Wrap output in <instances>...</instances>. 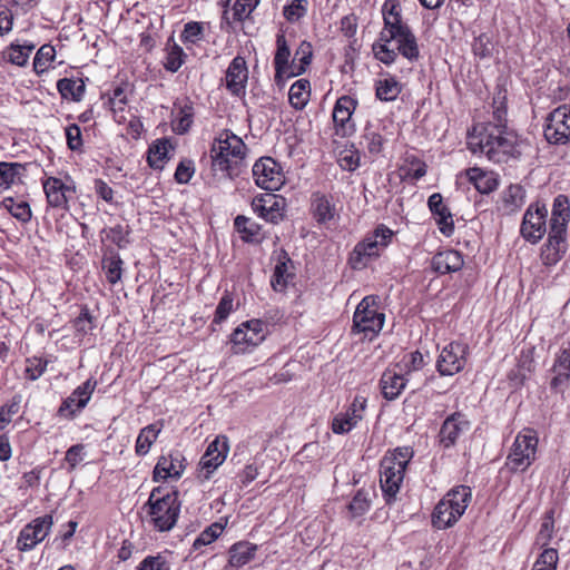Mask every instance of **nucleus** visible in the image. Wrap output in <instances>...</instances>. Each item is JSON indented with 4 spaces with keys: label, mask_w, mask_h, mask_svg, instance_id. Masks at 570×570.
<instances>
[{
    "label": "nucleus",
    "mask_w": 570,
    "mask_h": 570,
    "mask_svg": "<svg viewBox=\"0 0 570 570\" xmlns=\"http://www.w3.org/2000/svg\"><path fill=\"white\" fill-rule=\"evenodd\" d=\"M432 268L440 274L458 272L464 262L461 254L454 249H446L436 253L432 258Z\"/></svg>",
    "instance_id": "26"
},
{
    "label": "nucleus",
    "mask_w": 570,
    "mask_h": 570,
    "mask_svg": "<svg viewBox=\"0 0 570 570\" xmlns=\"http://www.w3.org/2000/svg\"><path fill=\"white\" fill-rule=\"evenodd\" d=\"M168 140L160 139L154 142L148 149L147 161L148 165L154 169H163L164 164L167 160L168 154Z\"/></svg>",
    "instance_id": "42"
},
{
    "label": "nucleus",
    "mask_w": 570,
    "mask_h": 570,
    "mask_svg": "<svg viewBox=\"0 0 570 570\" xmlns=\"http://www.w3.org/2000/svg\"><path fill=\"white\" fill-rule=\"evenodd\" d=\"M47 365H48V361L42 360L41 357L33 356V357L27 358L26 360V368H24L26 376L31 381H36L43 374Z\"/></svg>",
    "instance_id": "56"
},
{
    "label": "nucleus",
    "mask_w": 570,
    "mask_h": 570,
    "mask_svg": "<svg viewBox=\"0 0 570 570\" xmlns=\"http://www.w3.org/2000/svg\"><path fill=\"white\" fill-rule=\"evenodd\" d=\"M403 463L395 462L394 458H383L381 461L380 483L387 503L395 499L404 479Z\"/></svg>",
    "instance_id": "11"
},
{
    "label": "nucleus",
    "mask_w": 570,
    "mask_h": 570,
    "mask_svg": "<svg viewBox=\"0 0 570 570\" xmlns=\"http://www.w3.org/2000/svg\"><path fill=\"white\" fill-rule=\"evenodd\" d=\"M365 410L366 399L362 395H356L344 413H338L334 416L332 431L335 434L348 433L363 420Z\"/></svg>",
    "instance_id": "15"
},
{
    "label": "nucleus",
    "mask_w": 570,
    "mask_h": 570,
    "mask_svg": "<svg viewBox=\"0 0 570 570\" xmlns=\"http://www.w3.org/2000/svg\"><path fill=\"white\" fill-rule=\"evenodd\" d=\"M57 89L62 98L80 101L85 92L82 80L62 78L57 82Z\"/></svg>",
    "instance_id": "40"
},
{
    "label": "nucleus",
    "mask_w": 570,
    "mask_h": 570,
    "mask_svg": "<svg viewBox=\"0 0 570 570\" xmlns=\"http://www.w3.org/2000/svg\"><path fill=\"white\" fill-rule=\"evenodd\" d=\"M443 499L449 501L456 515L462 517L471 500V489L465 485L456 487L450 490Z\"/></svg>",
    "instance_id": "37"
},
{
    "label": "nucleus",
    "mask_w": 570,
    "mask_h": 570,
    "mask_svg": "<svg viewBox=\"0 0 570 570\" xmlns=\"http://www.w3.org/2000/svg\"><path fill=\"white\" fill-rule=\"evenodd\" d=\"M56 50L51 45H43L37 51L33 59V69L37 73L46 71L49 63L53 60Z\"/></svg>",
    "instance_id": "46"
},
{
    "label": "nucleus",
    "mask_w": 570,
    "mask_h": 570,
    "mask_svg": "<svg viewBox=\"0 0 570 570\" xmlns=\"http://www.w3.org/2000/svg\"><path fill=\"white\" fill-rule=\"evenodd\" d=\"M266 324L261 320H250L240 324L232 334L233 352L242 354L265 340Z\"/></svg>",
    "instance_id": "8"
},
{
    "label": "nucleus",
    "mask_w": 570,
    "mask_h": 570,
    "mask_svg": "<svg viewBox=\"0 0 570 570\" xmlns=\"http://www.w3.org/2000/svg\"><path fill=\"white\" fill-rule=\"evenodd\" d=\"M291 263V258L288 257L286 252H283L279 256L278 263L274 268V274L271 281L273 288L277 292H283L289 279L293 278V274L289 272L288 264Z\"/></svg>",
    "instance_id": "34"
},
{
    "label": "nucleus",
    "mask_w": 570,
    "mask_h": 570,
    "mask_svg": "<svg viewBox=\"0 0 570 570\" xmlns=\"http://www.w3.org/2000/svg\"><path fill=\"white\" fill-rule=\"evenodd\" d=\"M257 546L247 541H240L229 548L228 563L233 568H240L255 557Z\"/></svg>",
    "instance_id": "31"
},
{
    "label": "nucleus",
    "mask_w": 570,
    "mask_h": 570,
    "mask_svg": "<svg viewBox=\"0 0 570 570\" xmlns=\"http://www.w3.org/2000/svg\"><path fill=\"white\" fill-rule=\"evenodd\" d=\"M232 309H233V296L230 293L226 292L222 296V298L216 307L214 322L222 323L223 321H225L228 317V315L230 314Z\"/></svg>",
    "instance_id": "61"
},
{
    "label": "nucleus",
    "mask_w": 570,
    "mask_h": 570,
    "mask_svg": "<svg viewBox=\"0 0 570 570\" xmlns=\"http://www.w3.org/2000/svg\"><path fill=\"white\" fill-rule=\"evenodd\" d=\"M466 176L481 194H489L498 187L493 173H485L478 167H473L466 170Z\"/></svg>",
    "instance_id": "33"
},
{
    "label": "nucleus",
    "mask_w": 570,
    "mask_h": 570,
    "mask_svg": "<svg viewBox=\"0 0 570 570\" xmlns=\"http://www.w3.org/2000/svg\"><path fill=\"white\" fill-rule=\"evenodd\" d=\"M406 385L405 377L395 372L394 370L387 368L380 380V386L382 394L386 400H395L402 393Z\"/></svg>",
    "instance_id": "28"
},
{
    "label": "nucleus",
    "mask_w": 570,
    "mask_h": 570,
    "mask_svg": "<svg viewBox=\"0 0 570 570\" xmlns=\"http://www.w3.org/2000/svg\"><path fill=\"white\" fill-rule=\"evenodd\" d=\"M247 147L245 142L232 131H224L212 145V170L220 171L230 179L238 177L244 165Z\"/></svg>",
    "instance_id": "2"
},
{
    "label": "nucleus",
    "mask_w": 570,
    "mask_h": 570,
    "mask_svg": "<svg viewBox=\"0 0 570 570\" xmlns=\"http://www.w3.org/2000/svg\"><path fill=\"white\" fill-rule=\"evenodd\" d=\"M370 508V500L366 493L362 490L357 491L348 504V509L353 515L358 517L364 514Z\"/></svg>",
    "instance_id": "63"
},
{
    "label": "nucleus",
    "mask_w": 570,
    "mask_h": 570,
    "mask_svg": "<svg viewBox=\"0 0 570 570\" xmlns=\"http://www.w3.org/2000/svg\"><path fill=\"white\" fill-rule=\"evenodd\" d=\"M47 202L56 208H67L68 198L75 193V187L68 186L61 179L49 177L43 183Z\"/></svg>",
    "instance_id": "23"
},
{
    "label": "nucleus",
    "mask_w": 570,
    "mask_h": 570,
    "mask_svg": "<svg viewBox=\"0 0 570 570\" xmlns=\"http://www.w3.org/2000/svg\"><path fill=\"white\" fill-rule=\"evenodd\" d=\"M568 250L567 228L559 225L550 227L548 240L541 250V259L546 266L556 265Z\"/></svg>",
    "instance_id": "14"
},
{
    "label": "nucleus",
    "mask_w": 570,
    "mask_h": 570,
    "mask_svg": "<svg viewBox=\"0 0 570 570\" xmlns=\"http://www.w3.org/2000/svg\"><path fill=\"white\" fill-rule=\"evenodd\" d=\"M73 327L76 332L81 335H86L94 330V317L91 316L89 308L87 306L81 308L80 314L73 321Z\"/></svg>",
    "instance_id": "57"
},
{
    "label": "nucleus",
    "mask_w": 570,
    "mask_h": 570,
    "mask_svg": "<svg viewBox=\"0 0 570 570\" xmlns=\"http://www.w3.org/2000/svg\"><path fill=\"white\" fill-rule=\"evenodd\" d=\"M137 570H169V563L161 554L148 556L139 563Z\"/></svg>",
    "instance_id": "62"
},
{
    "label": "nucleus",
    "mask_w": 570,
    "mask_h": 570,
    "mask_svg": "<svg viewBox=\"0 0 570 570\" xmlns=\"http://www.w3.org/2000/svg\"><path fill=\"white\" fill-rule=\"evenodd\" d=\"M493 48L492 40L487 33H481L472 43L473 53L482 59L491 57Z\"/></svg>",
    "instance_id": "54"
},
{
    "label": "nucleus",
    "mask_w": 570,
    "mask_h": 570,
    "mask_svg": "<svg viewBox=\"0 0 570 570\" xmlns=\"http://www.w3.org/2000/svg\"><path fill=\"white\" fill-rule=\"evenodd\" d=\"M431 213L436 217L440 232L445 236H451L454 232V223L452 214L446 205L443 203V197L440 193H434L428 200Z\"/></svg>",
    "instance_id": "25"
},
{
    "label": "nucleus",
    "mask_w": 570,
    "mask_h": 570,
    "mask_svg": "<svg viewBox=\"0 0 570 570\" xmlns=\"http://www.w3.org/2000/svg\"><path fill=\"white\" fill-rule=\"evenodd\" d=\"M552 372L570 376V350L566 348L559 353L552 367Z\"/></svg>",
    "instance_id": "64"
},
{
    "label": "nucleus",
    "mask_w": 570,
    "mask_h": 570,
    "mask_svg": "<svg viewBox=\"0 0 570 570\" xmlns=\"http://www.w3.org/2000/svg\"><path fill=\"white\" fill-rule=\"evenodd\" d=\"M544 137L554 145H563L570 140V107L563 105L549 114Z\"/></svg>",
    "instance_id": "10"
},
{
    "label": "nucleus",
    "mask_w": 570,
    "mask_h": 570,
    "mask_svg": "<svg viewBox=\"0 0 570 570\" xmlns=\"http://www.w3.org/2000/svg\"><path fill=\"white\" fill-rule=\"evenodd\" d=\"M261 0H236L233 7L234 20L243 21L256 9Z\"/></svg>",
    "instance_id": "58"
},
{
    "label": "nucleus",
    "mask_w": 570,
    "mask_h": 570,
    "mask_svg": "<svg viewBox=\"0 0 570 570\" xmlns=\"http://www.w3.org/2000/svg\"><path fill=\"white\" fill-rule=\"evenodd\" d=\"M1 206L22 223H28L31 219L32 214L30 205L23 199L6 197L1 202Z\"/></svg>",
    "instance_id": "39"
},
{
    "label": "nucleus",
    "mask_w": 570,
    "mask_h": 570,
    "mask_svg": "<svg viewBox=\"0 0 570 570\" xmlns=\"http://www.w3.org/2000/svg\"><path fill=\"white\" fill-rule=\"evenodd\" d=\"M385 316L376 308V297L366 296L357 305L353 316V331L372 338L383 327Z\"/></svg>",
    "instance_id": "7"
},
{
    "label": "nucleus",
    "mask_w": 570,
    "mask_h": 570,
    "mask_svg": "<svg viewBox=\"0 0 570 570\" xmlns=\"http://www.w3.org/2000/svg\"><path fill=\"white\" fill-rule=\"evenodd\" d=\"M460 518L461 515H456L449 501L442 499L432 513V524L434 528L443 530L452 527Z\"/></svg>",
    "instance_id": "30"
},
{
    "label": "nucleus",
    "mask_w": 570,
    "mask_h": 570,
    "mask_svg": "<svg viewBox=\"0 0 570 570\" xmlns=\"http://www.w3.org/2000/svg\"><path fill=\"white\" fill-rule=\"evenodd\" d=\"M553 528L554 521L552 518V512H549L541 523L540 530L537 535V543L541 544L542 547L547 546L552 539Z\"/></svg>",
    "instance_id": "60"
},
{
    "label": "nucleus",
    "mask_w": 570,
    "mask_h": 570,
    "mask_svg": "<svg viewBox=\"0 0 570 570\" xmlns=\"http://www.w3.org/2000/svg\"><path fill=\"white\" fill-rule=\"evenodd\" d=\"M558 560L559 556L556 549H544L534 562L532 570H556Z\"/></svg>",
    "instance_id": "51"
},
{
    "label": "nucleus",
    "mask_w": 570,
    "mask_h": 570,
    "mask_svg": "<svg viewBox=\"0 0 570 570\" xmlns=\"http://www.w3.org/2000/svg\"><path fill=\"white\" fill-rule=\"evenodd\" d=\"M224 530L222 523L215 522L207 527L199 537L194 541V548L198 549L199 547L207 546L212 543L215 539H217Z\"/></svg>",
    "instance_id": "53"
},
{
    "label": "nucleus",
    "mask_w": 570,
    "mask_h": 570,
    "mask_svg": "<svg viewBox=\"0 0 570 570\" xmlns=\"http://www.w3.org/2000/svg\"><path fill=\"white\" fill-rule=\"evenodd\" d=\"M282 203L275 194H264L253 199L252 208L266 222L277 224L283 218Z\"/></svg>",
    "instance_id": "19"
},
{
    "label": "nucleus",
    "mask_w": 570,
    "mask_h": 570,
    "mask_svg": "<svg viewBox=\"0 0 570 570\" xmlns=\"http://www.w3.org/2000/svg\"><path fill=\"white\" fill-rule=\"evenodd\" d=\"M160 432V429L157 428L156 424H149L140 430V433L136 441L135 451L138 455H146L154 442L157 440V436Z\"/></svg>",
    "instance_id": "41"
},
{
    "label": "nucleus",
    "mask_w": 570,
    "mask_h": 570,
    "mask_svg": "<svg viewBox=\"0 0 570 570\" xmlns=\"http://www.w3.org/2000/svg\"><path fill=\"white\" fill-rule=\"evenodd\" d=\"M96 386L97 382L88 379L70 394L77 401V410H81L87 405Z\"/></svg>",
    "instance_id": "49"
},
{
    "label": "nucleus",
    "mask_w": 570,
    "mask_h": 570,
    "mask_svg": "<svg viewBox=\"0 0 570 570\" xmlns=\"http://www.w3.org/2000/svg\"><path fill=\"white\" fill-rule=\"evenodd\" d=\"M503 111H494L495 122H489L475 134H471L468 148L473 154H484L493 163H505L509 158L518 157L517 138L513 132L507 130ZM476 131V128L473 129Z\"/></svg>",
    "instance_id": "1"
},
{
    "label": "nucleus",
    "mask_w": 570,
    "mask_h": 570,
    "mask_svg": "<svg viewBox=\"0 0 570 570\" xmlns=\"http://www.w3.org/2000/svg\"><path fill=\"white\" fill-rule=\"evenodd\" d=\"M401 92V85L394 78H385L377 81L376 97L383 101H393Z\"/></svg>",
    "instance_id": "45"
},
{
    "label": "nucleus",
    "mask_w": 570,
    "mask_h": 570,
    "mask_svg": "<svg viewBox=\"0 0 570 570\" xmlns=\"http://www.w3.org/2000/svg\"><path fill=\"white\" fill-rule=\"evenodd\" d=\"M253 176L258 187L278 190L285 183L281 165L272 157H262L253 166Z\"/></svg>",
    "instance_id": "9"
},
{
    "label": "nucleus",
    "mask_w": 570,
    "mask_h": 570,
    "mask_svg": "<svg viewBox=\"0 0 570 570\" xmlns=\"http://www.w3.org/2000/svg\"><path fill=\"white\" fill-rule=\"evenodd\" d=\"M291 50L287 45L284 32H279L276 36V52L274 57L275 67V82L278 86H283L284 79L289 78L288 72L292 70V63H289Z\"/></svg>",
    "instance_id": "24"
},
{
    "label": "nucleus",
    "mask_w": 570,
    "mask_h": 570,
    "mask_svg": "<svg viewBox=\"0 0 570 570\" xmlns=\"http://www.w3.org/2000/svg\"><path fill=\"white\" fill-rule=\"evenodd\" d=\"M468 346L463 343L452 342L439 355L436 367L441 375H454L463 370Z\"/></svg>",
    "instance_id": "12"
},
{
    "label": "nucleus",
    "mask_w": 570,
    "mask_h": 570,
    "mask_svg": "<svg viewBox=\"0 0 570 570\" xmlns=\"http://www.w3.org/2000/svg\"><path fill=\"white\" fill-rule=\"evenodd\" d=\"M122 265L120 255L114 248H108L102 257L101 266L110 284L115 285L121 279Z\"/></svg>",
    "instance_id": "29"
},
{
    "label": "nucleus",
    "mask_w": 570,
    "mask_h": 570,
    "mask_svg": "<svg viewBox=\"0 0 570 570\" xmlns=\"http://www.w3.org/2000/svg\"><path fill=\"white\" fill-rule=\"evenodd\" d=\"M384 27L380 32V42L373 45V52L377 60L384 65L393 63L397 53L390 48L393 37L404 30L409 24L403 21L400 4L394 0H386L382 6Z\"/></svg>",
    "instance_id": "4"
},
{
    "label": "nucleus",
    "mask_w": 570,
    "mask_h": 570,
    "mask_svg": "<svg viewBox=\"0 0 570 570\" xmlns=\"http://www.w3.org/2000/svg\"><path fill=\"white\" fill-rule=\"evenodd\" d=\"M52 524V517L46 514L35 519L31 523L23 527L18 538L19 550L29 551L33 549L48 535Z\"/></svg>",
    "instance_id": "13"
},
{
    "label": "nucleus",
    "mask_w": 570,
    "mask_h": 570,
    "mask_svg": "<svg viewBox=\"0 0 570 570\" xmlns=\"http://www.w3.org/2000/svg\"><path fill=\"white\" fill-rule=\"evenodd\" d=\"M229 451L228 439L225 435L217 436L207 446L206 452L199 461L202 471H205L204 479H209L210 474L225 461Z\"/></svg>",
    "instance_id": "16"
},
{
    "label": "nucleus",
    "mask_w": 570,
    "mask_h": 570,
    "mask_svg": "<svg viewBox=\"0 0 570 570\" xmlns=\"http://www.w3.org/2000/svg\"><path fill=\"white\" fill-rule=\"evenodd\" d=\"M234 225L236 230L240 234V238L246 243H259L263 239L262 227L250 218L238 215Z\"/></svg>",
    "instance_id": "32"
},
{
    "label": "nucleus",
    "mask_w": 570,
    "mask_h": 570,
    "mask_svg": "<svg viewBox=\"0 0 570 570\" xmlns=\"http://www.w3.org/2000/svg\"><path fill=\"white\" fill-rule=\"evenodd\" d=\"M393 41L396 42V53L402 55L409 61H416L420 58V49L415 35L412 32L410 27L393 37Z\"/></svg>",
    "instance_id": "27"
},
{
    "label": "nucleus",
    "mask_w": 570,
    "mask_h": 570,
    "mask_svg": "<svg viewBox=\"0 0 570 570\" xmlns=\"http://www.w3.org/2000/svg\"><path fill=\"white\" fill-rule=\"evenodd\" d=\"M539 438L534 430L523 429L517 435L507 458L511 471H525L535 460Z\"/></svg>",
    "instance_id": "6"
},
{
    "label": "nucleus",
    "mask_w": 570,
    "mask_h": 570,
    "mask_svg": "<svg viewBox=\"0 0 570 570\" xmlns=\"http://www.w3.org/2000/svg\"><path fill=\"white\" fill-rule=\"evenodd\" d=\"M309 96V81L307 79H298L289 88L288 100L293 108L302 110L307 105Z\"/></svg>",
    "instance_id": "35"
},
{
    "label": "nucleus",
    "mask_w": 570,
    "mask_h": 570,
    "mask_svg": "<svg viewBox=\"0 0 570 570\" xmlns=\"http://www.w3.org/2000/svg\"><path fill=\"white\" fill-rule=\"evenodd\" d=\"M383 144L384 139L379 132L368 128L365 129L361 145H363L368 150V153L372 155L380 154L382 151Z\"/></svg>",
    "instance_id": "52"
},
{
    "label": "nucleus",
    "mask_w": 570,
    "mask_h": 570,
    "mask_svg": "<svg viewBox=\"0 0 570 570\" xmlns=\"http://www.w3.org/2000/svg\"><path fill=\"white\" fill-rule=\"evenodd\" d=\"M204 27L200 22L190 21L187 22L181 32L183 42L196 43L203 38Z\"/></svg>",
    "instance_id": "59"
},
{
    "label": "nucleus",
    "mask_w": 570,
    "mask_h": 570,
    "mask_svg": "<svg viewBox=\"0 0 570 570\" xmlns=\"http://www.w3.org/2000/svg\"><path fill=\"white\" fill-rule=\"evenodd\" d=\"M24 166L19 163H0V191L10 188L20 179Z\"/></svg>",
    "instance_id": "38"
},
{
    "label": "nucleus",
    "mask_w": 570,
    "mask_h": 570,
    "mask_svg": "<svg viewBox=\"0 0 570 570\" xmlns=\"http://www.w3.org/2000/svg\"><path fill=\"white\" fill-rule=\"evenodd\" d=\"M161 487L154 488L144 508L150 522L160 532L170 531L177 523L181 502L177 490L163 493Z\"/></svg>",
    "instance_id": "3"
},
{
    "label": "nucleus",
    "mask_w": 570,
    "mask_h": 570,
    "mask_svg": "<svg viewBox=\"0 0 570 570\" xmlns=\"http://www.w3.org/2000/svg\"><path fill=\"white\" fill-rule=\"evenodd\" d=\"M226 88L232 95L240 97L245 95L248 79V69L243 57H235L226 70Z\"/></svg>",
    "instance_id": "18"
},
{
    "label": "nucleus",
    "mask_w": 570,
    "mask_h": 570,
    "mask_svg": "<svg viewBox=\"0 0 570 570\" xmlns=\"http://www.w3.org/2000/svg\"><path fill=\"white\" fill-rule=\"evenodd\" d=\"M393 232L385 225H380L373 234L357 243L350 256V265L353 269L364 268L371 258L377 257L380 250L387 246Z\"/></svg>",
    "instance_id": "5"
},
{
    "label": "nucleus",
    "mask_w": 570,
    "mask_h": 570,
    "mask_svg": "<svg viewBox=\"0 0 570 570\" xmlns=\"http://www.w3.org/2000/svg\"><path fill=\"white\" fill-rule=\"evenodd\" d=\"M313 57L312 45L307 41H302L296 50L295 58H298L299 63H295V59L292 61V70L288 72V77L299 76L305 72L306 67L311 63Z\"/></svg>",
    "instance_id": "43"
},
{
    "label": "nucleus",
    "mask_w": 570,
    "mask_h": 570,
    "mask_svg": "<svg viewBox=\"0 0 570 570\" xmlns=\"http://www.w3.org/2000/svg\"><path fill=\"white\" fill-rule=\"evenodd\" d=\"M33 49V45H11L8 52V59L11 63L22 67L27 63Z\"/></svg>",
    "instance_id": "50"
},
{
    "label": "nucleus",
    "mask_w": 570,
    "mask_h": 570,
    "mask_svg": "<svg viewBox=\"0 0 570 570\" xmlns=\"http://www.w3.org/2000/svg\"><path fill=\"white\" fill-rule=\"evenodd\" d=\"M546 210L537 209L531 212L528 209L523 216L521 224V235L532 243H537L546 233Z\"/></svg>",
    "instance_id": "22"
},
{
    "label": "nucleus",
    "mask_w": 570,
    "mask_h": 570,
    "mask_svg": "<svg viewBox=\"0 0 570 570\" xmlns=\"http://www.w3.org/2000/svg\"><path fill=\"white\" fill-rule=\"evenodd\" d=\"M185 52L181 47L174 45L167 52L164 67L166 70L176 72L184 63Z\"/></svg>",
    "instance_id": "55"
},
{
    "label": "nucleus",
    "mask_w": 570,
    "mask_h": 570,
    "mask_svg": "<svg viewBox=\"0 0 570 570\" xmlns=\"http://www.w3.org/2000/svg\"><path fill=\"white\" fill-rule=\"evenodd\" d=\"M102 233L106 235V238L117 245L118 248L122 249L129 244L128 235L129 229L128 226H122L120 224L105 228Z\"/></svg>",
    "instance_id": "48"
},
{
    "label": "nucleus",
    "mask_w": 570,
    "mask_h": 570,
    "mask_svg": "<svg viewBox=\"0 0 570 570\" xmlns=\"http://www.w3.org/2000/svg\"><path fill=\"white\" fill-rule=\"evenodd\" d=\"M469 429V422L464 415L456 412L451 414L443 422L439 432V440L443 448L449 449L453 446L464 431Z\"/></svg>",
    "instance_id": "20"
},
{
    "label": "nucleus",
    "mask_w": 570,
    "mask_h": 570,
    "mask_svg": "<svg viewBox=\"0 0 570 570\" xmlns=\"http://www.w3.org/2000/svg\"><path fill=\"white\" fill-rule=\"evenodd\" d=\"M569 217L568 199L563 195L554 198L552 206V215L550 218V227L560 224V228H567Z\"/></svg>",
    "instance_id": "44"
},
{
    "label": "nucleus",
    "mask_w": 570,
    "mask_h": 570,
    "mask_svg": "<svg viewBox=\"0 0 570 570\" xmlns=\"http://www.w3.org/2000/svg\"><path fill=\"white\" fill-rule=\"evenodd\" d=\"M184 458L180 453H171L168 456L163 455L153 472V480L158 482L168 478L179 479L184 472Z\"/></svg>",
    "instance_id": "21"
},
{
    "label": "nucleus",
    "mask_w": 570,
    "mask_h": 570,
    "mask_svg": "<svg viewBox=\"0 0 570 570\" xmlns=\"http://www.w3.org/2000/svg\"><path fill=\"white\" fill-rule=\"evenodd\" d=\"M356 100L350 96L340 97L333 109V121L336 128V135L345 137L352 134L354 125L351 117L356 108Z\"/></svg>",
    "instance_id": "17"
},
{
    "label": "nucleus",
    "mask_w": 570,
    "mask_h": 570,
    "mask_svg": "<svg viewBox=\"0 0 570 570\" xmlns=\"http://www.w3.org/2000/svg\"><path fill=\"white\" fill-rule=\"evenodd\" d=\"M313 215L317 223L325 224L335 217V206L321 194H315L312 202Z\"/></svg>",
    "instance_id": "36"
},
{
    "label": "nucleus",
    "mask_w": 570,
    "mask_h": 570,
    "mask_svg": "<svg viewBox=\"0 0 570 570\" xmlns=\"http://www.w3.org/2000/svg\"><path fill=\"white\" fill-rule=\"evenodd\" d=\"M308 1L307 0H293L289 4L283 9V16L291 22H297L307 13Z\"/></svg>",
    "instance_id": "47"
}]
</instances>
